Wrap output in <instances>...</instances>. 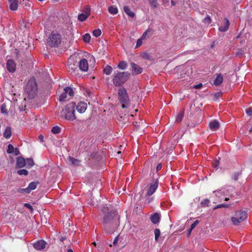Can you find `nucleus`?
Wrapping results in <instances>:
<instances>
[{
	"label": "nucleus",
	"mask_w": 252,
	"mask_h": 252,
	"mask_svg": "<svg viewBox=\"0 0 252 252\" xmlns=\"http://www.w3.org/2000/svg\"><path fill=\"white\" fill-rule=\"evenodd\" d=\"M119 219L115 211H108L105 214L102 220L103 229L106 234H112L119 225Z\"/></svg>",
	"instance_id": "obj_1"
},
{
	"label": "nucleus",
	"mask_w": 252,
	"mask_h": 252,
	"mask_svg": "<svg viewBox=\"0 0 252 252\" xmlns=\"http://www.w3.org/2000/svg\"><path fill=\"white\" fill-rule=\"evenodd\" d=\"M130 76L128 72L115 71L113 75V83L116 87H122Z\"/></svg>",
	"instance_id": "obj_2"
},
{
	"label": "nucleus",
	"mask_w": 252,
	"mask_h": 252,
	"mask_svg": "<svg viewBox=\"0 0 252 252\" xmlns=\"http://www.w3.org/2000/svg\"><path fill=\"white\" fill-rule=\"evenodd\" d=\"M37 91V85L34 77H32L28 81L25 89V92L29 99L33 98L36 95Z\"/></svg>",
	"instance_id": "obj_3"
},
{
	"label": "nucleus",
	"mask_w": 252,
	"mask_h": 252,
	"mask_svg": "<svg viewBox=\"0 0 252 252\" xmlns=\"http://www.w3.org/2000/svg\"><path fill=\"white\" fill-rule=\"evenodd\" d=\"M75 106V103L72 102L66 105L65 109L62 110L63 115L64 116L65 119L69 121H73L76 119L74 114Z\"/></svg>",
	"instance_id": "obj_4"
},
{
	"label": "nucleus",
	"mask_w": 252,
	"mask_h": 252,
	"mask_svg": "<svg viewBox=\"0 0 252 252\" xmlns=\"http://www.w3.org/2000/svg\"><path fill=\"white\" fill-rule=\"evenodd\" d=\"M118 98L123 108H127L129 105V99L126 90L121 87L118 89Z\"/></svg>",
	"instance_id": "obj_5"
},
{
	"label": "nucleus",
	"mask_w": 252,
	"mask_h": 252,
	"mask_svg": "<svg viewBox=\"0 0 252 252\" xmlns=\"http://www.w3.org/2000/svg\"><path fill=\"white\" fill-rule=\"evenodd\" d=\"M61 43V36L59 33L52 32L47 40V44L51 47H56Z\"/></svg>",
	"instance_id": "obj_6"
},
{
	"label": "nucleus",
	"mask_w": 252,
	"mask_h": 252,
	"mask_svg": "<svg viewBox=\"0 0 252 252\" xmlns=\"http://www.w3.org/2000/svg\"><path fill=\"white\" fill-rule=\"evenodd\" d=\"M248 214L246 211L240 210L236 212L235 217L231 218V220L234 225L239 223L247 219Z\"/></svg>",
	"instance_id": "obj_7"
},
{
	"label": "nucleus",
	"mask_w": 252,
	"mask_h": 252,
	"mask_svg": "<svg viewBox=\"0 0 252 252\" xmlns=\"http://www.w3.org/2000/svg\"><path fill=\"white\" fill-rule=\"evenodd\" d=\"M67 66L68 71L71 74H75V71L78 70V62L73 56H70L67 61Z\"/></svg>",
	"instance_id": "obj_8"
},
{
	"label": "nucleus",
	"mask_w": 252,
	"mask_h": 252,
	"mask_svg": "<svg viewBox=\"0 0 252 252\" xmlns=\"http://www.w3.org/2000/svg\"><path fill=\"white\" fill-rule=\"evenodd\" d=\"M64 92L60 95L59 96L60 101H64L67 98V94H68L70 96H72L74 94V92L71 88L69 87H65L64 89Z\"/></svg>",
	"instance_id": "obj_9"
},
{
	"label": "nucleus",
	"mask_w": 252,
	"mask_h": 252,
	"mask_svg": "<svg viewBox=\"0 0 252 252\" xmlns=\"http://www.w3.org/2000/svg\"><path fill=\"white\" fill-rule=\"evenodd\" d=\"M158 181L156 179L153 181V183L150 185V187L147 193V196H150L152 195L156 190L158 187Z\"/></svg>",
	"instance_id": "obj_10"
},
{
	"label": "nucleus",
	"mask_w": 252,
	"mask_h": 252,
	"mask_svg": "<svg viewBox=\"0 0 252 252\" xmlns=\"http://www.w3.org/2000/svg\"><path fill=\"white\" fill-rule=\"evenodd\" d=\"M130 65L132 68V74L133 75H137L140 74L143 71V69L140 66L134 63H131Z\"/></svg>",
	"instance_id": "obj_11"
},
{
	"label": "nucleus",
	"mask_w": 252,
	"mask_h": 252,
	"mask_svg": "<svg viewBox=\"0 0 252 252\" xmlns=\"http://www.w3.org/2000/svg\"><path fill=\"white\" fill-rule=\"evenodd\" d=\"M7 69L10 72H14L16 70V63L15 62L11 59L8 60L6 63Z\"/></svg>",
	"instance_id": "obj_12"
},
{
	"label": "nucleus",
	"mask_w": 252,
	"mask_h": 252,
	"mask_svg": "<svg viewBox=\"0 0 252 252\" xmlns=\"http://www.w3.org/2000/svg\"><path fill=\"white\" fill-rule=\"evenodd\" d=\"M79 69L83 71H87L88 69V61L85 59H81L78 63Z\"/></svg>",
	"instance_id": "obj_13"
},
{
	"label": "nucleus",
	"mask_w": 252,
	"mask_h": 252,
	"mask_svg": "<svg viewBox=\"0 0 252 252\" xmlns=\"http://www.w3.org/2000/svg\"><path fill=\"white\" fill-rule=\"evenodd\" d=\"M85 9L86 13L80 14L78 16V20L82 22L85 21L90 14V8L88 6H86Z\"/></svg>",
	"instance_id": "obj_14"
},
{
	"label": "nucleus",
	"mask_w": 252,
	"mask_h": 252,
	"mask_svg": "<svg viewBox=\"0 0 252 252\" xmlns=\"http://www.w3.org/2000/svg\"><path fill=\"white\" fill-rule=\"evenodd\" d=\"M46 244L47 243L45 241L40 240L33 244V247L36 250H41L45 248Z\"/></svg>",
	"instance_id": "obj_15"
},
{
	"label": "nucleus",
	"mask_w": 252,
	"mask_h": 252,
	"mask_svg": "<svg viewBox=\"0 0 252 252\" xmlns=\"http://www.w3.org/2000/svg\"><path fill=\"white\" fill-rule=\"evenodd\" d=\"M26 159L22 157L16 158V168H20L26 166Z\"/></svg>",
	"instance_id": "obj_16"
},
{
	"label": "nucleus",
	"mask_w": 252,
	"mask_h": 252,
	"mask_svg": "<svg viewBox=\"0 0 252 252\" xmlns=\"http://www.w3.org/2000/svg\"><path fill=\"white\" fill-rule=\"evenodd\" d=\"M87 107V103L84 102H81L80 103H78L77 105L76 106V108L77 111L81 113H84L86 111Z\"/></svg>",
	"instance_id": "obj_17"
},
{
	"label": "nucleus",
	"mask_w": 252,
	"mask_h": 252,
	"mask_svg": "<svg viewBox=\"0 0 252 252\" xmlns=\"http://www.w3.org/2000/svg\"><path fill=\"white\" fill-rule=\"evenodd\" d=\"M10 5V9L12 11H15L18 8V0H8Z\"/></svg>",
	"instance_id": "obj_18"
},
{
	"label": "nucleus",
	"mask_w": 252,
	"mask_h": 252,
	"mask_svg": "<svg viewBox=\"0 0 252 252\" xmlns=\"http://www.w3.org/2000/svg\"><path fill=\"white\" fill-rule=\"evenodd\" d=\"M150 220L154 224H157L160 220V215L158 213H154L150 217Z\"/></svg>",
	"instance_id": "obj_19"
},
{
	"label": "nucleus",
	"mask_w": 252,
	"mask_h": 252,
	"mask_svg": "<svg viewBox=\"0 0 252 252\" xmlns=\"http://www.w3.org/2000/svg\"><path fill=\"white\" fill-rule=\"evenodd\" d=\"M225 22L223 26H220L219 28V30L221 32H224L228 30L229 26V22L227 18H224Z\"/></svg>",
	"instance_id": "obj_20"
},
{
	"label": "nucleus",
	"mask_w": 252,
	"mask_h": 252,
	"mask_svg": "<svg viewBox=\"0 0 252 252\" xmlns=\"http://www.w3.org/2000/svg\"><path fill=\"white\" fill-rule=\"evenodd\" d=\"M209 126L212 130H216L219 129L220 124L218 121L214 120L210 123Z\"/></svg>",
	"instance_id": "obj_21"
},
{
	"label": "nucleus",
	"mask_w": 252,
	"mask_h": 252,
	"mask_svg": "<svg viewBox=\"0 0 252 252\" xmlns=\"http://www.w3.org/2000/svg\"><path fill=\"white\" fill-rule=\"evenodd\" d=\"M11 126H7L4 130L3 132V136L6 139L9 138L12 135L11 132Z\"/></svg>",
	"instance_id": "obj_22"
},
{
	"label": "nucleus",
	"mask_w": 252,
	"mask_h": 252,
	"mask_svg": "<svg viewBox=\"0 0 252 252\" xmlns=\"http://www.w3.org/2000/svg\"><path fill=\"white\" fill-rule=\"evenodd\" d=\"M124 10L125 12L130 17L133 18L135 16L134 13L131 10L130 8L128 6H124Z\"/></svg>",
	"instance_id": "obj_23"
},
{
	"label": "nucleus",
	"mask_w": 252,
	"mask_h": 252,
	"mask_svg": "<svg viewBox=\"0 0 252 252\" xmlns=\"http://www.w3.org/2000/svg\"><path fill=\"white\" fill-rule=\"evenodd\" d=\"M223 82V77L220 74L217 75V78L214 80V84L216 86L220 85Z\"/></svg>",
	"instance_id": "obj_24"
},
{
	"label": "nucleus",
	"mask_w": 252,
	"mask_h": 252,
	"mask_svg": "<svg viewBox=\"0 0 252 252\" xmlns=\"http://www.w3.org/2000/svg\"><path fill=\"white\" fill-rule=\"evenodd\" d=\"M68 161L71 163V165L78 166L80 165V160L77 159H75L72 157H69Z\"/></svg>",
	"instance_id": "obj_25"
},
{
	"label": "nucleus",
	"mask_w": 252,
	"mask_h": 252,
	"mask_svg": "<svg viewBox=\"0 0 252 252\" xmlns=\"http://www.w3.org/2000/svg\"><path fill=\"white\" fill-rule=\"evenodd\" d=\"M39 183L38 182H31L27 187L29 189V191L30 192L32 190H33L36 189L37 185L39 184Z\"/></svg>",
	"instance_id": "obj_26"
},
{
	"label": "nucleus",
	"mask_w": 252,
	"mask_h": 252,
	"mask_svg": "<svg viewBox=\"0 0 252 252\" xmlns=\"http://www.w3.org/2000/svg\"><path fill=\"white\" fill-rule=\"evenodd\" d=\"M112 70H113V68L111 66L107 65L103 68V72L105 74L108 75H110L112 73Z\"/></svg>",
	"instance_id": "obj_27"
},
{
	"label": "nucleus",
	"mask_w": 252,
	"mask_h": 252,
	"mask_svg": "<svg viewBox=\"0 0 252 252\" xmlns=\"http://www.w3.org/2000/svg\"><path fill=\"white\" fill-rule=\"evenodd\" d=\"M184 111H182L180 112H179L176 117V122L178 123H180L182 121V120L184 117Z\"/></svg>",
	"instance_id": "obj_28"
},
{
	"label": "nucleus",
	"mask_w": 252,
	"mask_h": 252,
	"mask_svg": "<svg viewBox=\"0 0 252 252\" xmlns=\"http://www.w3.org/2000/svg\"><path fill=\"white\" fill-rule=\"evenodd\" d=\"M108 11L112 14H116L118 12V10L115 6L112 5L108 7Z\"/></svg>",
	"instance_id": "obj_29"
},
{
	"label": "nucleus",
	"mask_w": 252,
	"mask_h": 252,
	"mask_svg": "<svg viewBox=\"0 0 252 252\" xmlns=\"http://www.w3.org/2000/svg\"><path fill=\"white\" fill-rule=\"evenodd\" d=\"M127 66V63L125 61H121L117 65L119 69H125Z\"/></svg>",
	"instance_id": "obj_30"
},
{
	"label": "nucleus",
	"mask_w": 252,
	"mask_h": 252,
	"mask_svg": "<svg viewBox=\"0 0 252 252\" xmlns=\"http://www.w3.org/2000/svg\"><path fill=\"white\" fill-rule=\"evenodd\" d=\"M141 57L145 60H152V57L151 56L150 54L148 53L147 52H144L141 54Z\"/></svg>",
	"instance_id": "obj_31"
},
{
	"label": "nucleus",
	"mask_w": 252,
	"mask_h": 252,
	"mask_svg": "<svg viewBox=\"0 0 252 252\" xmlns=\"http://www.w3.org/2000/svg\"><path fill=\"white\" fill-rule=\"evenodd\" d=\"M26 165H27V168H31L34 164L33 160L32 158H27L26 161Z\"/></svg>",
	"instance_id": "obj_32"
},
{
	"label": "nucleus",
	"mask_w": 252,
	"mask_h": 252,
	"mask_svg": "<svg viewBox=\"0 0 252 252\" xmlns=\"http://www.w3.org/2000/svg\"><path fill=\"white\" fill-rule=\"evenodd\" d=\"M61 128L58 126H54L51 129V131L54 134H58L61 132Z\"/></svg>",
	"instance_id": "obj_33"
},
{
	"label": "nucleus",
	"mask_w": 252,
	"mask_h": 252,
	"mask_svg": "<svg viewBox=\"0 0 252 252\" xmlns=\"http://www.w3.org/2000/svg\"><path fill=\"white\" fill-rule=\"evenodd\" d=\"M152 34V30H150V29H148L146 31H145L144 33L143 34L142 37H141V39L142 40L144 39L145 38H146V36L148 35V37H150V36H151Z\"/></svg>",
	"instance_id": "obj_34"
},
{
	"label": "nucleus",
	"mask_w": 252,
	"mask_h": 252,
	"mask_svg": "<svg viewBox=\"0 0 252 252\" xmlns=\"http://www.w3.org/2000/svg\"><path fill=\"white\" fill-rule=\"evenodd\" d=\"M17 173L19 175H25L27 176L28 174V171L24 169H19L17 170Z\"/></svg>",
	"instance_id": "obj_35"
},
{
	"label": "nucleus",
	"mask_w": 252,
	"mask_h": 252,
	"mask_svg": "<svg viewBox=\"0 0 252 252\" xmlns=\"http://www.w3.org/2000/svg\"><path fill=\"white\" fill-rule=\"evenodd\" d=\"M242 174L241 172H235L232 176V179L234 181H237L239 177Z\"/></svg>",
	"instance_id": "obj_36"
},
{
	"label": "nucleus",
	"mask_w": 252,
	"mask_h": 252,
	"mask_svg": "<svg viewBox=\"0 0 252 252\" xmlns=\"http://www.w3.org/2000/svg\"><path fill=\"white\" fill-rule=\"evenodd\" d=\"M149 3L154 8H157L158 5L157 0H148Z\"/></svg>",
	"instance_id": "obj_37"
},
{
	"label": "nucleus",
	"mask_w": 252,
	"mask_h": 252,
	"mask_svg": "<svg viewBox=\"0 0 252 252\" xmlns=\"http://www.w3.org/2000/svg\"><path fill=\"white\" fill-rule=\"evenodd\" d=\"M154 233L155 235V240L157 241L160 234V230L158 228H156L155 229Z\"/></svg>",
	"instance_id": "obj_38"
},
{
	"label": "nucleus",
	"mask_w": 252,
	"mask_h": 252,
	"mask_svg": "<svg viewBox=\"0 0 252 252\" xmlns=\"http://www.w3.org/2000/svg\"><path fill=\"white\" fill-rule=\"evenodd\" d=\"M14 147L11 144H9L8 145V148L7 149V153L8 154H12L14 153Z\"/></svg>",
	"instance_id": "obj_39"
},
{
	"label": "nucleus",
	"mask_w": 252,
	"mask_h": 252,
	"mask_svg": "<svg viewBox=\"0 0 252 252\" xmlns=\"http://www.w3.org/2000/svg\"><path fill=\"white\" fill-rule=\"evenodd\" d=\"M91 39V36L89 33H86L83 36V41L85 42H89Z\"/></svg>",
	"instance_id": "obj_40"
},
{
	"label": "nucleus",
	"mask_w": 252,
	"mask_h": 252,
	"mask_svg": "<svg viewBox=\"0 0 252 252\" xmlns=\"http://www.w3.org/2000/svg\"><path fill=\"white\" fill-rule=\"evenodd\" d=\"M101 33V30L99 29H96V30H94L93 32V35L95 36V37H98L100 35Z\"/></svg>",
	"instance_id": "obj_41"
},
{
	"label": "nucleus",
	"mask_w": 252,
	"mask_h": 252,
	"mask_svg": "<svg viewBox=\"0 0 252 252\" xmlns=\"http://www.w3.org/2000/svg\"><path fill=\"white\" fill-rule=\"evenodd\" d=\"M244 53L243 50L242 49H239L238 51L235 53V56L237 57L240 58Z\"/></svg>",
	"instance_id": "obj_42"
},
{
	"label": "nucleus",
	"mask_w": 252,
	"mask_h": 252,
	"mask_svg": "<svg viewBox=\"0 0 252 252\" xmlns=\"http://www.w3.org/2000/svg\"><path fill=\"white\" fill-rule=\"evenodd\" d=\"M0 111L2 113H7L6 104L3 103L0 107Z\"/></svg>",
	"instance_id": "obj_43"
},
{
	"label": "nucleus",
	"mask_w": 252,
	"mask_h": 252,
	"mask_svg": "<svg viewBox=\"0 0 252 252\" xmlns=\"http://www.w3.org/2000/svg\"><path fill=\"white\" fill-rule=\"evenodd\" d=\"M229 207V204H220L217 205L216 207L214 208V210H216L219 208H220L221 207H224V208H228Z\"/></svg>",
	"instance_id": "obj_44"
},
{
	"label": "nucleus",
	"mask_w": 252,
	"mask_h": 252,
	"mask_svg": "<svg viewBox=\"0 0 252 252\" xmlns=\"http://www.w3.org/2000/svg\"><path fill=\"white\" fill-rule=\"evenodd\" d=\"M18 192L21 193H29L30 192L29 191V189L28 188L25 189H18Z\"/></svg>",
	"instance_id": "obj_45"
},
{
	"label": "nucleus",
	"mask_w": 252,
	"mask_h": 252,
	"mask_svg": "<svg viewBox=\"0 0 252 252\" xmlns=\"http://www.w3.org/2000/svg\"><path fill=\"white\" fill-rule=\"evenodd\" d=\"M203 22L205 24H207V25H209L210 24L212 21H211V18L209 16H207L203 20Z\"/></svg>",
	"instance_id": "obj_46"
},
{
	"label": "nucleus",
	"mask_w": 252,
	"mask_h": 252,
	"mask_svg": "<svg viewBox=\"0 0 252 252\" xmlns=\"http://www.w3.org/2000/svg\"><path fill=\"white\" fill-rule=\"evenodd\" d=\"M210 201L208 199H206L201 202V204L203 206H208Z\"/></svg>",
	"instance_id": "obj_47"
},
{
	"label": "nucleus",
	"mask_w": 252,
	"mask_h": 252,
	"mask_svg": "<svg viewBox=\"0 0 252 252\" xmlns=\"http://www.w3.org/2000/svg\"><path fill=\"white\" fill-rule=\"evenodd\" d=\"M199 221L198 220H195L190 226L191 230H192L195 226L199 223Z\"/></svg>",
	"instance_id": "obj_48"
},
{
	"label": "nucleus",
	"mask_w": 252,
	"mask_h": 252,
	"mask_svg": "<svg viewBox=\"0 0 252 252\" xmlns=\"http://www.w3.org/2000/svg\"><path fill=\"white\" fill-rule=\"evenodd\" d=\"M142 44V39L141 38H139L137 40L136 45L135 46V48H137L140 47Z\"/></svg>",
	"instance_id": "obj_49"
},
{
	"label": "nucleus",
	"mask_w": 252,
	"mask_h": 252,
	"mask_svg": "<svg viewBox=\"0 0 252 252\" xmlns=\"http://www.w3.org/2000/svg\"><path fill=\"white\" fill-rule=\"evenodd\" d=\"M24 206L25 207L30 209L31 212H32L33 210L32 206L31 204H29V203H25L24 204Z\"/></svg>",
	"instance_id": "obj_50"
},
{
	"label": "nucleus",
	"mask_w": 252,
	"mask_h": 252,
	"mask_svg": "<svg viewBox=\"0 0 252 252\" xmlns=\"http://www.w3.org/2000/svg\"><path fill=\"white\" fill-rule=\"evenodd\" d=\"M202 86H203L202 84L199 83L197 85H194L193 88L195 89H199L201 88L202 87Z\"/></svg>",
	"instance_id": "obj_51"
},
{
	"label": "nucleus",
	"mask_w": 252,
	"mask_h": 252,
	"mask_svg": "<svg viewBox=\"0 0 252 252\" xmlns=\"http://www.w3.org/2000/svg\"><path fill=\"white\" fill-rule=\"evenodd\" d=\"M246 111L248 115L251 116L252 114V107L247 109Z\"/></svg>",
	"instance_id": "obj_52"
},
{
	"label": "nucleus",
	"mask_w": 252,
	"mask_h": 252,
	"mask_svg": "<svg viewBox=\"0 0 252 252\" xmlns=\"http://www.w3.org/2000/svg\"><path fill=\"white\" fill-rule=\"evenodd\" d=\"M219 161H215L213 163V166L216 168H217L219 166Z\"/></svg>",
	"instance_id": "obj_53"
},
{
	"label": "nucleus",
	"mask_w": 252,
	"mask_h": 252,
	"mask_svg": "<svg viewBox=\"0 0 252 252\" xmlns=\"http://www.w3.org/2000/svg\"><path fill=\"white\" fill-rule=\"evenodd\" d=\"M14 153L15 156H18L20 154L19 149L17 148H15Z\"/></svg>",
	"instance_id": "obj_54"
},
{
	"label": "nucleus",
	"mask_w": 252,
	"mask_h": 252,
	"mask_svg": "<svg viewBox=\"0 0 252 252\" xmlns=\"http://www.w3.org/2000/svg\"><path fill=\"white\" fill-rule=\"evenodd\" d=\"M118 239H119V237H118V236H117L114 239V240L113 241V244L114 246H117V245L118 242Z\"/></svg>",
	"instance_id": "obj_55"
},
{
	"label": "nucleus",
	"mask_w": 252,
	"mask_h": 252,
	"mask_svg": "<svg viewBox=\"0 0 252 252\" xmlns=\"http://www.w3.org/2000/svg\"><path fill=\"white\" fill-rule=\"evenodd\" d=\"M162 168V164L161 163H159L158 164L157 166V171H158L159 170H160Z\"/></svg>",
	"instance_id": "obj_56"
},
{
	"label": "nucleus",
	"mask_w": 252,
	"mask_h": 252,
	"mask_svg": "<svg viewBox=\"0 0 252 252\" xmlns=\"http://www.w3.org/2000/svg\"><path fill=\"white\" fill-rule=\"evenodd\" d=\"M221 94V92H218V93H216L214 95L217 98H218L220 96Z\"/></svg>",
	"instance_id": "obj_57"
},
{
	"label": "nucleus",
	"mask_w": 252,
	"mask_h": 252,
	"mask_svg": "<svg viewBox=\"0 0 252 252\" xmlns=\"http://www.w3.org/2000/svg\"><path fill=\"white\" fill-rule=\"evenodd\" d=\"M39 140L41 141V142H43V136L42 135H40L38 137Z\"/></svg>",
	"instance_id": "obj_58"
},
{
	"label": "nucleus",
	"mask_w": 252,
	"mask_h": 252,
	"mask_svg": "<svg viewBox=\"0 0 252 252\" xmlns=\"http://www.w3.org/2000/svg\"><path fill=\"white\" fill-rule=\"evenodd\" d=\"M163 3H166L169 2V0H162Z\"/></svg>",
	"instance_id": "obj_59"
},
{
	"label": "nucleus",
	"mask_w": 252,
	"mask_h": 252,
	"mask_svg": "<svg viewBox=\"0 0 252 252\" xmlns=\"http://www.w3.org/2000/svg\"><path fill=\"white\" fill-rule=\"evenodd\" d=\"M171 2L172 6H174L176 4L175 2L173 0H171Z\"/></svg>",
	"instance_id": "obj_60"
},
{
	"label": "nucleus",
	"mask_w": 252,
	"mask_h": 252,
	"mask_svg": "<svg viewBox=\"0 0 252 252\" xmlns=\"http://www.w3.org/2000/svg\"><path fill=\"white\" fill-rule=\"evenodd\" d=\"M191 230H191V228H190V229L189 230V232H188V234H187V235H188V236L190 235V233H191Z\"/></svg>",
	"instance_id": "obj_61"
},
{
	"label": "nucleus",
	"mask_w": 252,
	"mask_h": 252,
	"mask_svg": "<svg viewBox=\"0 0 252 252\" xmlns=\"http://www.w3.org/2000/svg\"><path fill=\"white\" fill-rule=\"evenodd\" d=\"M64 239H65V238H64V237H62V238H61L60 240H61V241L63 242V240H64Z\"/></svg>",
	"instance_id": "obj_62"
},
{
	"label": "nucleus",
	"mask_w": 252,
	"mask_h": 252,
	"mask_svg": "<svg viewBox=\"0 0 252 252\" xmlns=\"http://www.w3.org/2000/svg\"><path fill=\"white\" fill-rule=\"evenodd\" d=\"M67 252H73V251H72V249H69L68 251H67Z\"/></svg>",
	"instance_id": "obj_63"
},
{
	"label": "nucleus",
	"mask_w": 252,
	"mask_h": 252,
	"mask_svg": "<svg viewBox=\"0 0 252 252\" xmlns=\"http://www.w3.org/2000/svg\"><path fill=\"white\" fill-rule=\"evenodd\" d=\"M105 210H108V209H107V207L106 208H104V209L103 210V211L105 212Z\"/></svg>",
	"instance_id": "obj_64"
}]
</instances>
